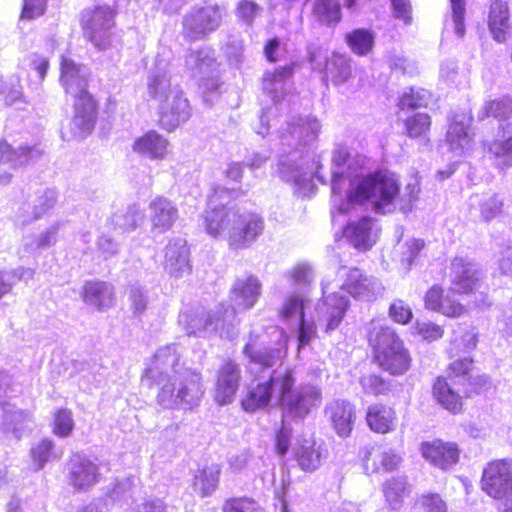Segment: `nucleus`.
I'll return each mask as SVG.
<instances>
[{
	"mask_svg": "<svg viewBox=\"0 0 512 512\" xmlns=\"http://www.w3.org/2000/svg\"><path fill=\"white\" fill-rule=\"evenodd\" d=\"M331 190L333 201L339 196V213H347L355 204L368 203L378 213H388L394 209V201L399 195V183L389 171L370 174L354 173L351 155L347 148L339 147L332 156Z\"/></svg>",
	"mask_w": 512,
	"mask_h": 512,
	"instance_id": "nucleus-1",
	"label": "nucleus"
},
{
	"mask_svg": "<svg viewBox=\"0 0 512 512\" xmlns=\"http://www.w3.org/2000/svg\"><path fill=\"white\" fill-rule=\"evenodd\" d=\"M320 128L321 125L316 118L307 116L288 123L287 129L281 135L282 145L293 147V149L280 156L277 174L283 181L292 184L303 196L308 195L314 188L313 175L320 182L325 183L320 173L321 166L317 164L314 173V159L309 150H304L306 145L317 138Z\"/></svg>",
	"mask_w": 512,
	"mask_h": 512,
	"instance_id": "nucleus-2",
	"label": "nucleus"
},
{
	"mask_svg": "<svg viewBox=\"0 0 512 512\" xmlns=\"http://www.w3.org/2000/svg\"><path fill=\"white\" fill-rule=\"evenodd\" d=\"M86 67L62 56L60 82L67 94L74 97V116L63 132L64 137L83 139L91 134L97 118V104L87 91Z\"/></svg>",
	"mask_w": 512,
	"mask_h": 512,
	"instance_id": "nucleus-3",
	"label": "nucleus"
},
{
	"mask_svg": "<svg viewBox=\"0 0 512 512\" xmlns=\"http://www.w3.org/2000/svg\"><path fill=\"white\" fill-rule=\"evenodd\" d=\"M368 341L382 369L392 375H402L409 369L410 354L384 319H373L369 323Z\"/></svg>",
	"mask_w": 512,
	"mask_h": 512,
	"instance_id": "nucleus-4",
	"label": "nucleus"
},
{
	"mask_svg": "<svg viewBox=\"0 0 512 512\" xmlns=\"http://www.w3.org/2000/svg\"><path fill=\"white\" fill-rule=\"evenodd\" d=\"M179 323L190 336L233 339L238 334L235 309L223 304L209 312L200 308L185 310L179 315Z\"/></svg>",
	"mask_w": 512,
	"mask_h": 512,
	"instance_id": "nucleus-5",
	"label": "nucleus"
},
{
	"mask_svg": "<svg viewBox=\"0 0 512 512\" xmlns=\"http://www.w3.org/2000/svg\"><path fill=\"white\" fill-rule=\"evenodd\" d=\"M153 385L159 387L157 403L169 409H192L204 395L201 374L192 369L170 375Z\"/></svg>",
	"mask_w": 512,
	"mask_h": 512,
	"instance_id": "nucleus-6",
	"label": "nucleus"
},
{
	"mask_svg": "<svg viewBox=\"0 0 512 512\" xmlns=\"http://www.w3.org/2000/svg\"><path fill=\"white\" fill-rule=\"evenodd\" d=\"M238 195V191L222 186L213 188L207 209L202 214V226L209 236L213 238L225 237L228 240L229 230H231L236 211L234 207L229 205V201Z\"/></svg>",
	"mask_w": 512,
	"mask_h": 512,
	"instance_id": "nucleus-7",
	"label": "nucleus"
},
{
	"mask_svg": "<svg viewBox=\"0 0 512 512\" xmlns=\"http://www.w3.org/2000/svg\"><path fill=\"white\" fill-rule=\"evenodd\" d=\"M269 374V379L259 381L248 388L241 404L245 411L254 412L269 405L272 400L280 403L281 396L295 383L292 369H277Z\"/></svg>",
	"mask_w": 512,
	"mask_h": 512,
	"instance_id": "nucleus-8",
	"label": "nucleus"
},
{
	"mask_svg": "<svg viewBox=\"0 0 512 512\" xmlns=\"http://www.w3.org/2000/svg\"><path fill=\"white\" fill-rule=\"evenodd\" d=\"M292 75V69L289 66L278 68L273 72L267 71L263 76V91L271 98L274 107L263 109L259 117L258 124L254 125L255 132L264 137L270 130V116L275 111L282 110L285 106L284 98L287 87V81Z\"/></svg>",
	"mask_w": 512,
	"mask_h": 512,
	"instance_id": "nucleus-9",
	"label": "nucleus"
},
{
	"mask_svg": "<svg viewBox=\"0 0 512 512\" xmlns=\"http://www.w3.org/2000/svg\"><path fill=\"white\" fill-rule=\"evenodd\" d=\"M115 13L109 6H95L81 14L83 34L98 49H106L111 43Z\"/></svg>",
	"mask_w": 512,
	"mask_h": 512,
	"instance_id": "nucleus-10",
	"label": "nucleus"
},
{
	"mask_svg": "<svg viewBox=\"0 0 512 512\" xmlns=\"http://www.w3.org/2000/svg\"><path fill=\"white\" fill-rule=\"evenodd\" d=\"M223 15L224 10L218 5L191 9L182 22L184 38L189 41L205 38L220 27Z\"/></svg>",
	"mask_w": 512,
	"mask_h": 512,
	"instance_id": "nucleus-11",
	"label": "nucleus"
},
{
	"mask_svg": "<svg viewBox=\"0 0 512 512\" xmlns=\"http://www.w3.org/2000/svg\"><path fill=\"white\" fill-rule=\"evenodd\" d=\"M309 59L315 70H326L327 79L335 86L340 87L352 78V61L350 58L333 53L328 57L326 50L314 48L309 51Z\"/></svg>",
	"mask_w": 512,
	"mask_h": 512,
	"instance_id": "nucleus-12",
	"label": "nucleus"
},
{
	"mask_svg": "<svg viewBox=\"0 0 512 512\" xmlns=\"http://www.w3.org/2000/svg\"><path fill=\"white\" fill-rule=\"evenodd\" d=\"M338 275L343 279L340 288L347 291L355 299L372 301L380 296L384 290L378 278L366 275L358 268L342 267L339 269Z\"/></svg>",
	"mask_w": 512,
	"mask_h": 512,
	"instance_id": "nucleus-13",
	"label": "nucleus"
},
{
	"mask_svg": "<svg viewBox=\"0 0 512 512\" xmlns=\"http://www.w3.org/2000/svg\"><path fill=\"white\" fill-rule=\"evenodd\" d=\"M320 402L321 391L313 385H301L295 390L290 388L281 396L280 400L283 407V417L293 419L305 418Z\"/></svg>",
	"mask_w": 512,
	"mask_h": 512,
	"instance_id": "nucleus-14",
	"label": "nucleus"
},
{
	"mask_svg": "<svg viewBox=\"0 0 512 512\" xmlns=\"http://www.w3.org/2000/svg\"><path fill=\"white\" fill-rule=\"evenodd\" d=\"M180 357L179 347L176 344L160 347L145 370L144 381L149 382L148 385L152 386L153 382H159L170 375L178 374L183 370H191L180 363Z\"/></svg>",
	"mask_w": 512,
	"mask_h": 512,
	"instance_id": "nucleus-15",
	"label": "nucleus"
},
{
	"mask_svg": "<svg viewBox=\"0 0 512 512\" xmlns=\"http://www.w3.org/2000/svg\"><path fill=\"white\" fill-rule=\"evenodd\" d=\"M264 229L262 218L251 212L239 213L235 217L229 230L228 245L233 250L246 249L261 235Z\"/></svg>",
	"mask_w": 512,
	"mask_h": 512,
	"instance_id": "nucleus-16",
	"label": "nucleus"
},
{
	"mask_svg": "<svg viewBox=\"0 0 512 512\" xmlns=\"http://www.w3.org/2000/svg\"><path fill=\"white\" fill-rule=\"evenodd\" d=\"M324 298L316 307L317 322L319 325H325L327 332L336 329L341 323L348 307V298L340 293H330L331 283L324 279L321 283Z\"/></svg>",
	"mask_w": 512,
	"mask_h": 512,
	"instance_id": "nucleus-17",
	"label": "nucleus"
},
{
	"mask_svg": "<svg viewBox=\"0 0 512 512\" xmlns=\"http://www.w3.org/2000/svg\"><path fill=\"white\" fill-rule=\"evenodd\" d=\"M42 150L38 146L20 145L17 148L0 141V185L11 180V170L39 158Z\"/></svg>",
	"mask_w": 512,
	"mask_h": 512,
	"instance_id": "nucleus-18",
	"label": "nucleus"
},
{
	"mask_svg": "<svg viewBox=\"0 0 512 512\" xmlns=\"http://www.w3.org/2000/svg\"><path fill=\"white\" fill-rule=\"evenodd\" d=\"M308 300L303 295L288 296L283 302L281 316L296 324L298 328L299 347H303L316 335L314 321L305 318V308Z\"/></svg>",
	"mask_w": 512,
	"mask_h": 512,
	"instance_id": "nucleus-19",
	"label": "nucleus"
},
{
	"mask_svg": "<svg viewBox=\"0 0 512 512\" xmlns=\"http://www.w3.org/2000/svg\"><path fill=\"white\" fill-rule=\"evenodd\" d=\"M450 278L454 291L469 293L480 287L483 273L473 260L455 257L451 263Z\"/></svg>",
	"mask_w": 512,
	"mask_h": 512,
	"instance_id": "nucleus-20",
	"label": "nucleus"
},
{
	"mask_svg": "<svg viewBox=\"0 0 512 512\" xmlns=\"http://www.w3.org/2000/svg\"><path fill=\"white\" fill-rule=\"evenodd\" d=\"M512 484V460H494L483 470L481 485L490 497L501 495Z\"/></svg>",
	"mask_w": 512,
	"mask_h": 512,
	"instance_id": "nucleus-21",
	"label": "nucleus"
},
{
	"mask_svg": "<svg viewBox=\"0 0 512 512\" xmlns=\"http://www.w3.org/2000/svg\"><path fill=\"white\" fill-rule=\"evenodd\" d=\"M158 108L160 122L168 131H172L186 122L191 115L189 101L177 85L174 86L171 96L158 105Z\"/></svg>",
	"mask_w": 512,
	"mask_h": 512,
	"instance_id": "nucleus-22",
	"label": "nucleus"
},
{
	"mask_svg": "<svg viewBox=\"0 0 512 512\" xmlns=\"http://www.w3.org/2000/svg\"><path fill=\"white\" fill-rule=\"evenodd\" d=\"M484 157L498 169L512 167V123L501 125L497 138L483 142Z\"/></svg>",
	"mask_w": 512,
	"mask_h": 512,
	"instance_id": "nucleus-23",
	"label": "nucleus"
},
{
	"mask_svg": "<svg viewBox=\"0 0 512 512\" xmlns=\"http://www.w3.org/2000/svg\"><path fill=\"white\" fill-rule=\"evenodd\" d=\"M217 67L215 51L207 46L191 49L184 57L185 73L197 80L213 77Z\"/></svg>",
	"mask_w": 512,
	"mask_h": 512,
	"instance_id": "nucleus-24",
	"label": "nucleus"
},
{
	"mask_svg": "<svg viewBox=\"0 0 512 512\" xmlns=\"http://www.w3.org/2000/svg\"><path fill=\"white\" fill-rule=\"evenodd\" d=\"M420 451L426 461L441 470H448L456 465L460 457L456 443L440 439L423 442Z\"/></svg>",
	"mask_w": 512,
	"mask_h": 512,
	"instance_id": "nucleus-25",
	"label": "nucleus"
},
{
	"mask_svg": "<svg viewBox=\"0 0 512 512\" xmlns=\"http://www.w3.org/2000/svg\"><path fill=\"white\" fill-rule=\"evenodd\" d=\"M471 118L465 114L457 115L450 123L446 141L455 157L467 155L473 148V135L470 132Z\"/></svg>",
	"mask_w": 512,
	"mask_h": 512,
	"instance_id": "nucleus-26",
	"label": "nucleus"
},
{
	"mask_svg": "<svg viewBox=\"0 0 512 512\" xmlns=\"http://www.w3.org/2000/svg\"><path fill=\"white\" fill-rule=\"evenodd\" d=\"M245 355L249 358L248 370L252 375L258 377L261 373L269 372L281 358L282 349L269 350L258 345L256 337L251 334L248 343L244 348Z\"/></svg>",
	"mask_w": 512,
	"mask_h": 512,
	"instance_id": "nucleus-27",
	"label": "nucleus"
},
{
	"mask_svg": "<svg viewBox=\"0 0 512 512\" xmlns=\"http://www.w3.org/2000/svg\"><path fill=\"white\" fill-rule=\"evenodd\" d=\"M164 269L174 278H181L191 270L189 248L186 240L175 238L169 241L164 250Z\"/></svg>",
	"mask_w": 512,
	"mask_h": 512,
	"instance_id": "nucleus-28",
	"label": "nucleus"
},
{
	"mask_svg": "<svg viewBox=\"0 0 512 512\" xmlns=\"http://www.w3.org/2000/svg\"><path fill=\"white\" fill-rule=\"evenodd\" d=\"M262 284L254 275L239 277L231 287V301L236 310H249L254 307L261 295Z\"/></svg>",
	"mask_w": 512,
	"mask_h": 512,
	"instance_id": "nucleus-29",
	"label": "nucleus"
},
{
	"mask_svg": "<svg viewBox=\"0 0 512 512\" xmlns=\"http://www.w3.org/2000/svg\"><path fill=\"white\" fill-rule=\"evenodd\" d=\"M69 483L77 490H85L100 479L98 466L81 455H74L69 462Z\"/></svg>",
	"mask_w": 512,
	"mask_h": 512,
	"instance_id": "nucleus-30",
	"label": "nucleus"
},
{
	"mask_svg": "<svg viewBox=\"0 0 512 512\" xmlns=\"http://www.w3.org/2000/svg\"><path fill=\"white\" fill-rule=\"evenodd\" d=\"M293 453L298 466L305 472L317 470L327 457V450L323 444L317 443L313 437L298 440Z\"/></svg>",
	"mask_w": 512,
	"mask_h": 512,
	"instance_id": "nucleus-31",
	"label": "nucleus"
},
{
	"mask_svg": "<svg viewBox=\"0 0 512 512\" xmlns=\"http://www.w3.org/2000/svg\"><path fill=\"white\" fill-rule=\"evenodd\" d=\"M175 204L164 197H157L149 204V221L152 232L165 233L170 230L178 219Z\"/></svg>",
	"mask_w": 512,
	"mask_h": 512,
	"instance_id": "nucleus-32",
	"label": "nucleus"
},
{
	"mask_svg": "<svg viewBox=\"0 0 512 512\" xmlns=\"http://www.w3.org/2000/svg\"><path fill=\"white\" fill-rule=\"evenodd\" d=\"M240 384V370L231 360H226L218 371L216 383V401L225 405L231 403Z\"/></svg>",
	"mask_w": 512,
	"mask_h": 512,
	"instance_id": "nucleus-33",
	"label": "nucleus"
},
{
	"mask_svg": "<svg viewBox=\"0 0 512 512\" xmlns=\"http://www.w3.org/2000/svg\"><path fill=\"white\" fill-rule=\"evenodd\" d=\"M425 307L447 317H459L465 312V307L455 299L454 292H445L438 285L432 286L427 291Z\"/></svg>",
	"mask_w": 512,
	"mask_h": 512,
	"instance_id": "nucleus-34",
	"label": "nucleus"
},
{
	"mask_svg": "<svg viewBox=\"0 0 512 512\" xmlns=\"http://www.w3.org/2000/svg\"><path fill=\"white\" fill-rule=\"evenodd\" d=\"M82 298L85 304L99 312L112 308L116 302L114 287L103 281H89L83 286Z\"/></svg>",
	"mask_w": 512,
	"mask_h": 512,
	"instance_id": "nucleus-35",
	"label": "nucleus"
},
{
	"mask_svg": "<svg viewBox=\"0 0 512 512\" xmlns=\"http://www.w3.org/2000/svg\"><path fill=\"white\" fill-rule=\"evenodd\" d=\"M325 415L339 436L350 435L356 419L354 406L350 402L340 399L332 401L326 406Z\"/></svg>",
	"mask_w": 512,
	"mask_h": 512,
	"instance_id": "nucleus-36",
	"label": "nucleus"
},
{
	"mask_svg": "<svg viewBox=\"0 0 512 512\" xmlns=\"http://www.w3.org/2000/svg\"><path fill=\"white\" fill-rule=\"evenodd\" d=\"M378 231L374 220L363 217L359 221L348 224L344 228V235L355 248L367 250L376 242Z\"/></svg>",
	"mask_w": 512,
	"mask_h": 512,
	"instance_id": "nucleus-37",
	"label": "nucleus"
},
{
	"mask_svg": "<svg viewBox=\"0 0 512 512\" xmlns=\"http://www.w3.org/2000/svg\"><path fill=\"white\" fill-rule=\"evenodd\" d=\"M132 150L150 160H164L170 153V145L164 136L149 131L134 140Z\"/></svg>",
	"mask_w": 512,
	"mask_h": 512,
	"instance_id": "nucleus-38",
	"label": "nucleus"
},
{
	"mask_svg": "<svg viewBox=\"0 0 512 512\" xmlns=\"http://www.w3.org/2000/svg\"><path fill=\"white\" fill-rule=\"evenodd\" d=\"M364 467L368 473L390 472L397 469L402 461L392 449L371 447L364 455Z\"/></svg>",
	"mask_w": 512,
	"mask_h": 512,
	"instance_id": "nucleus-39",
	"label": "nucleus"
},
{
	"mask_svg": "<svg viewBox=\"0 0 512 512\" xmlns=\"http://www.w3.org/2000/svg\"><path fill=\"white\" fill-rule=\"evenodd\" d=\"M503 200L498 194H475L469 199V211L473 218L490 221L502 212Z\"/></svg>",
	"mask_w": 512,
	"mask_h": 512,
	"instance_id": "nucleus-40",
	"label": "nucleus"
},
{
	"mask_svg": "<svg viewBox=\"0 0 512 512\" xmlns=\"http://www.w3.org/2000/svg\"><path fill=\"white\" fill-rule=\"evenodd\" d=\"M366 421L372 431L381 434L394 431L397 425L395 411L382 404H373L368 407Z\"/></svg>",
	"mask_w": 512,
	"mask_h": 512,
	"instance_id": "nucleus-41",
	"label": "nucleus"
},
{
	"mask_svg": "<svg viewBox=\"0 0 512 512\" xmlns=\"http://www.w3.org/2000/svg\"><path fill=\"white\" fill-rule=\"evenodd\" d=\"M410 485L405 476H395L382 484V493L388 509L398 511L404 499L410 494Z\"/></svg>",
	"mask_w": 512,
	"mask_h": 512,
	"instance_id": "nucleus-42",
	"label": "nucleus"
},
{
	"mask_svg": "<svg viewBox=\"0 0 512 512\" xmlns=\"http://www.w3.org/2000/svg\"><path fill=\"white\" fill-rule=\"evenodd\" d=\"M147 89L149 96L158 105L171 96L174 86L171 85L170 77L166 71V64L159 62L156 65L148 78Z\"/></svg>",
	"mask_w": 512,
	"mask_h": 512,
	"instance_id": "nucleus-43",
	"label": "nucleus"
},
{
	"mask_svg": "<svg viewBox=\"0 0 512 512\" xmlns=\"http://www.w3.org/2000/svg\"><path fill=\"white\" fill-rule=\"evenodd\" d=\"M314 270L308 263H297L284 273L287 283L294 289L289 295H303L308 301L306 291L314 280Z\"/></svg>",
	"mask_w": 512,
	"mask_h": 512,
	"instance_id": "nucleus-44",
	"label": "nucleus"
},
{
	"mask_svg": "<svg viewBox=\"0 0 512 512\" xmlns=\"http://www.w3.org/2000/svg\"><path fill=\"white\" fill-rule=\"evenodd\" d=\"M433 395L437 402L448 411L456 414L462 410L461 396L451 388L445 378H437L433 385Z\"/></svg>",
	"mask_w": 512,
	"mask_h": 512,
	"instance_id": "nucleus-45",
	"label": "nucleus"
},
{
	"mask_svg": "<svg viewBox=\"0 0 512 512\" xmlns=\"http://www.w3.org/2000/svg\"><path fill=\"white\" fill-rule=\"evenodd\" d=\"M31 424L32 418L29 413L10 406L5 409L3 429L5 432L12 433L17 440H19L26 431L31 429Z\"/></svg>",
	"mask_w": 512,
	"mask_h": 512,
	"instance_id": "nucleus-46",
	"label": "nucleus"
},
{
	"mask_svg": "<svg viewBox=\"0 0 512 512\" xmlns=\"http://www.w3.org/2000/svg\"><path fill=\"white\" fill-rule=\"evenodd\" d=\"M220 467L217 464L206 466L198 470L193 479V489L202 496L212 494L218 485Z\"/></svg>",
	"mask_w": 512,
	"mask_h": 512,
	"instance_id": "nucleus-47",
	"label": "nucleus"
},
{
	"mask_svg": "<svg viewBox=\"0 0 512 512\" xmlns=\"http://www.w3.org/2000/svg\"><path fill=\"white\" fill-rule=\"evenodd\" d=\"M476 333L470 326L458 325L453 330V336L450 340L449 352L452 356H457L461 352H470L476 347Z\"/></svg>",
	"mask_w": 512,
	"mask_h": 512,
	"instance_id": "nucleus-48",
	"label": "nucleus"
},
{
	"mask_svg": "<svg viewBox=\"0 0 512 512\" xmlns=\"http://www.w3.org/2000/svg\"><path fill=\"white\" fill-rule=\"evenodd\" d=\"M346 41L352 52L364 56L372 50L374 36L369 30L356 29L347 34Z\"/></svg>",
	"mask_w": 512,
	"mask_h": 512,
	"instance_id": "nucleus-49",
	"label": "nucleus"
},
{
	"mask_svg": "<svg viewBox=\"0 0 512 512\" xmlns=\"http://www.w3.org/2000/svg\"><path fill=\"white\" fill-rule=\"evenodd\" d=\"M61 456L62 452H57L54 449V443L49 439H42L31 448L33 464L38 470L42 469L47 462Z\"/></svg>",
	"mask_w": 512,
	"mask_h": 512,
	"instance_id": "nucleus-50",
	"label": "nucleus"
},
{
	"mask_svg": "<svg viewBox=\"0 0 512 512\" xmlns=\"http://www.w3.org/2000/svg\"><path fill=\"white\" fill-rule=\"evenodd\" d=\"M60 224L56 223L51 225L45 232L37 237L29 236L23 240V247L26 253H34L37 250L50 247L56 242V234L59 230Z\"/></svg>",
	"mask_w": 512,
	"mask_h": 512,
	"instance_id": "nucleus-51",
	"label": "nucleus"
},
{
	"mask_svg": "<svg viewBox=\"0 0 512 512\" xmlns=\"http://www.w3.org/2000/svg\"><path fill=\"white\" fill-rule=\"evenodd\" d=\"M313 13L320 22L325 24H336L341 18L338 0H316Z\"/></svg>",
	"mask_w": 512,
	"mask_h": 512,
	"instance_id": "nucleus-52",
	"label": "nucleus"
},
{
	"mask_svg": "<svg viewBox=\"0 0 512 512\" xmlns=\"http://www.w3.org/2000/svg\"><path fill=\"white\" fill-rule=\"evenodd\" d=\"M34 276L31 268L19 267L11 271L0 272V298L9 293L19 281H28Z\"/></svg>",
	"mask_w": 512,
	"mask_h": 512,
	"instance_id": "nucleus-53",
	"label": "nucleus"
},
{
	"mask_svg": "<svg viewBox=\"0 0 512 512\" xmlns=\"http://www.w3.org/2000/svg\"><path fill=\"white\" fill-rule=\"evenodd\" d=\"M512 115V100L509 97H502L497 100H491L482 107L479 118L484 119L493 116L497 119H506Z\"/></svg>",
	"mask_w": 512,
	"mask_h": 512,
	"instance_id": "nucleus-54",
	"label": "nucleus"
},
{
	"mask_svg": "<svg viewBox=\"0 0 512 512\" xmlns=\"http://www.w3.org/2000/svg\"><path fill=\"white\" fill-rule=\"evenodd\" d=\"M56 203V192L53 189H47L42 195L38 196L33 202L34 205V216L31 218L26 217L24 214H20L21 225H27L34 220L39 219L44 213L51 209Z\"/></svg>",
	"mask_w": 512,
	"mask_h": 512,
	"instance_id": "nucleus-55",
	"label": "nucleus"
},
{
	"mask_svg": "<svg viewBox=\"0 0 512 512\" xmlns=\"http://www.w3.org/2000/svg\"><path fill=\"white\" fill-rule=\"evenodd\" d=\"M142 220V213L135 208H130L125 213H115L112 216L111 224L115 231L127 232L138 227Z\"/></svg>",
	"mask_w": 512,
	"mask_h": 512,
	"instance_id": "nucleus-56",
	"label": "nucleus"
},
{
	"mask_svg": "<svg viewBox=\"0 0 512 512\" xmlns=\"http://www.w3.org/2000/svg\"><path fill=\"white\" fill-rule=\"evenodd\" d=\"M430 100V94L425 89L410 88L405 91L399 100L398 106L401 110L415 109L427 106Z\"/></svg>",
	"mask_w": 512,
	"mask_h": 512,
	"instance_id": "nucleus-57",
	"label": "nucleus"
},
{
	"mask_svg": "<svg viewBox=\"0 0 512 512\" xmlns=\"http://www.w3.org/2000/svg\"><path fill=\"white\" fill-rule=\"evenodd\" d=\"M431 118L426 113H416L405 122L406 133L411 138L424 136L430 129Z\"/></svg>",
	"mask_w": 512,
	"mask_h": 512,
	"instance_id": "nucleus-58",
	"label": "nucleus"
},
{
	"mask_svg": "<svg viewBox=\"0 0 512 512\" xmlns=\"http://www.w3.org/2000/svg\"><path fill=\"white\" fill-rule=\"evenodd\" d=\"M472 369V359L469 357H464L450 363L447 373L451 380L459 379V383L464 385L466 381H470L472 379V376L470 375Z\"/></svg>",
	"mask_w": 512,
	"mask_h": 512,
	"instance_id": "nucleus-59",
	"label": "nucleus"
},
{
	"mask_svg": "<svg viewBox=\"0 0 512 512\" xmlns=\"http://www.w3.org/2000/svg\"><path fill=\"white\" fill-rule=\"evenodd\" d=\"M74 428L72 412L68 409H60L54 416L53 432L59 437H67Z\"/></svg>",
	"mask_w": 512,
	"mask_h": 512,
	"instance_id": "nucleus-60",
	"label": "nucleus"
},
{
	"mask_svg": "<svg viewBox=\"0 0 512 512\" xmlns=\"http://www.w3.org/2000/svg\"><path fill=\"white\" fill-rule=\"evenodd\" d=\"M360 384L366 394L378 396L388 392L389 384L380 376L375 374L364 375Z\"/></svg>",
	"mask_w": 512,
	"mask_h": 512,
	"instance_id": "nucleus-61",
	"label": "nucleus"
},
{
	"mask_svg": "<svg viewBox=\"0 0 512 512\" xmlns=\"http://www.w3.org/2000/svg\"><path fill=\"white\" fill-rule=\"evenodd\" d=\"M423 247L424 241L420 239L407 240L403 245L400 246V261L406 269L410 268L414 259L418 256Z\"/></svg>",
	"mask_w": 512,
	"mask_h": 512,
	"instance_id": "nucleus-62",
	"label": "nucleus"
},
{
	"mask_svg": "<svg viewBox=\"0 0 512 512\" xmlns=\"http://www.w3.org/2000/svg\"><path fill=\"white\" fill-rule=\"evenodd\" d=\"M223 512H262V509L254 500L243 497L227 500Z\"/></svg>",
	"mask_w": 512,
	"mask_h": 512,
	"instance_id": "nucleus-63",
	"label": "nucleus"
},
{
	"mask_svg": "<svg viewBox=\"0 0 512 512\" xmlns=\"http://www.w3.org/2000/svg\"><path fill=\"white\" fill-rule=\"evenodd\" d=\"M452 10V24L455 34L458 37H463L465 34L464 15H465V0H450Z\"/></svg>",
	"mask_w": 512,
	"mask_h": 512,
	"instance_id": "nucleus-64",
	"label": "nucleus"
}]
</instances>
